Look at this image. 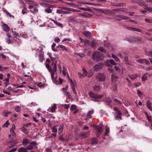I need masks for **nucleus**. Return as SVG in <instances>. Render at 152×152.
Segmentation results:
<instances>
[{"label":"nucleus","instance_id":"obj_22","mask_svg":"<svg viewBox=\"0 0 152 152\" xmlns=\"http://www.w3.org/2000/svg\"><path fill=\"white\" fill-rule=\"evenodd\" d=\"M64 127V125L63 124H61L60 125L59 129H58V133L59 134H61L63 131Z\"/></svg>","mask_w":152,"mask_h":152},{"label":"nucleus","instance_id":"obj_26","mask_svg":"<svg viewBox=\"0 0 152 152\" xmlns=\"http://www.w3.org/2000/svg\"><path fill=\"white\" fill-rule=\"evenodd\" d=\"M98 143V141L96 138L93 139L91 140V143L92 145L96 144Z\"/></svg>","mask_w":152,"mask_h":152},{"label":"nucleus","instance_id":"obj_50","mask_svg":"<svg viewBox=\"0 0 152 152\" xmlns=\"http://www.w3.org/2000/svg\"><path fill=\"white\" fill-rule=\"evenodd\" d=\"M76 108V106L75 105H72L70 108L71 110H73Z\"/></svg>","mask_w":152,"mask_h":152},{"label":"nucleus","instance_id":"obj_60","mask_svg":"<svg viewBox=\"0 0 152 152\" xmlns=\"http://www.w3.org/2000/svg\"><path fill=\"white\" fill-rule=\"evenodd\" d=\"M59 140L61 141H63L65 140V139L63 137V135H60L59 138Z\"/></svg>","mask_w":152,"mask_h":152},{"label":"nucleus","instance_id":"obj_6","mask_svg":"<svg viewBox=\"0 0 152 152\" xmlns=\"http://www.w3.org/2000/svg\"><path fill=\"white\" fill-rule=\"evenodd\" d=\"M19 3L21 4L22 6L23 9L22 11V13L24 15L27 13L28 10L26 7V4L22 0H20Z\"/></svg>","mask_w":152,"mask_h":152},{"label":"nucleus","instance_id":"obj_28","mask_svg":"<svg viewBox=\"0 0 152 152\" xmlns=\"http://www.w3.org/2000/svg\"><path fill=\"white\" fill-rule=\"evenodd\" d=\"M94 112V110H91L89 111L87 114V116L89 118H91L92 117L91 114H93Z\"/></svg>","mask_w":152,"mask_h":152},{"label":"nucleus","instance_id":"obj_31","mask_svg":"<svg viewBox=\"0 0 152 152\" xmlns=\"http://www.w3.org/2000/svg\"><path fill=\"white\" fill-rule=\"evenodd\" d=\"M45 11L48 13H50L52 12V10L50 7H49L45 9Z\"/></svg>","mask_w":152,"mask_h":152},{"label":"nucleus","instance_id":"obj_1","mask_svg":"<svg viewBox=\"0 0 152 152\" xmlns=\"http://www.w3.org/2000/svg\"><path fill=\"white\" fill-rule=\"evenodd\" d=\"M15 129V126L13 124L12 129L10 130V132L12 133L10 134V148L15 146L17 143L15 137V133L14 132V130Z\"/></svg>","mask_w":152,"mask_h":152},{"label":"nucleus","instance_id":"obj_51","mask_svg":"<svg viewBox=\"0 0 152 152\" xmlns=\"http://www.w3.org/2000/svg\"><path fill=\"white\" fill-rule=\"evenodd\" d=\"M124 60V61L126 62V64L129 65V64L128 63V57L127 56H125V57Z\"/></svg>","mask_w":152,"mask_h":152},{"label":"nucleus","instance_id":"obj_18","mask_svg":"<svg viewBox=\"0 0 152 152\" xmlns=\"http://www.w3.org/2000/svg\"><path fill=\"white\" fill-rule=\"evenodd\" d=\"M97 41L96 40H93L90 43L91 47L93 48L97 45Z\"/></svg>","mask_w":152,"mask_h":152},{"label":"nucleus","instance_id":"obj_52","mask_svg":"<svg viewBox=\"0 0 152 152\" xmlns=\"http://www.w3.org/2000/svg\"><path fill=\"white\" fill-rule=\"evenodd\" d=\"M15 110L17 112H19L20 111V107L18 106L15 107Z\"/></svg>","mask_w":152,"mask_h":152},{"label":"nucleus","instance_id":"obj_44","mask_svg":"<svg viewBox=\"0 0 152 152\" xmlns=\"http://www.w3.org/2000/svg\"><path fill=\"white\" fill-rule=\"evenodd\" d=\"M114 101L116 103H117V104H121L122 103V102L119 100L117 99H114Z\"/></svg>","mask_w":152,"mask_h":152},{"label":"nucleus","instance_id":"obj_14","mask_svg":"<svg viewBox=\"0 0 152 152\" xmlns=\"http://www.w3.org/2000/svg\"><path fill=\"white\" fill-rule=\"evenodd\" d=\"M101 87L98 85H95L93 87V90L96 92H99L100 91Z\"/></svg>","mask_w":152,"mask_h":152},{"label":"nucleus","instance_id":"obj_8","mask_svg":"<svg viewBox=\"0 0 152 152\" xmlns=\"http://www.w3.org/2000/svg\"><path fill=\"white\" fill-rule=\"evenodd\" d=\"M99 81H104L105 79V76L103 73H99L96 76Z\"/></svg>","mask_w":152,"mask_h":152},{"label":"nucleus","instance_id":"obj_62","mask_svg":"<svg viewBox=\"0 0 152 152\" xmlns=\"http://www.w3.org/2000/svg\"><path fill=\"white\" fill-rule=\"evenodd\" d=\"M63 79L61 78L60 77H59L58 78V80H59V83H58V84H62L63 82Z\"/></svg>","mask_w":152,"mask_h":152},{"label":"nucleus","instance_id":"obj_54","mask_svg":"<svg viewBox=\"0 0 152 152\" xmlns=\"http://www.w3.org/2000/svg\"><path fill=\"white\" fill-rule=\"evenodd\" d=\"M106 134L105 135V136L107 133H109L110 132L109 128V127H108L107 126L106 127Z\"/></svg>","mask_w":152,"mask_h":152},{"label":"nucleus","instance_id":"obj_17","mask_svg":"<svg viewBox=\"0 0 152 152\" xmlns=\"http://www.w3.org/2000/svg\"><path fill=\"white\" fill-rule=\"evenodd\" d=\"M56 108V105L55 104H54L53 105L50 109V111L51 113H54Z\"/></svg>","mask_w":152,"mask_h":152},{"label":"nucleus","instance_id":"obj_4","mask_svg":"<svg viewBox=\"0 0 152 152\" xmlns=\"http://www.w3.org/2000/svg\"><path fill=\"white\" fill-rule=\"evenodd\" d=\"M88 94L91 98L95 99H101L104 96L103 94H95L92 91H90Z\"/></svg>","mask_w":152,"mask_h":152},{"label":"nucleus","instance_id":"obj_35","mask_svg":"<svg viewBox=\"0 0 152 152\" xmlns=\"http://www.w3.org/2000/svg\"><path fill=\"white\" fill-rule=\"evenodd\" d=\"M39 61L40 62H42L43 61L44 59V56L42 54L39 55Z\"/></svg>","mask_w":152,"mask_h":152},{"label":"nucleus","instance_id":"obj_41","mask_svg":"<svg viewBox=\"0 0 152 152\" xmlns=\"http://www.w3.org/2000/svg\"><path fill=\"white\" fill-rule=\"evenodd\" d=\"M133 85L134 87H137L140 86L141 85V83L140 82H137L134 83Z\"/></svg>","mask_w":152,"mask_h":152},{"label":"nucleus","instance_id":"obj_2","mask_svg":"<svg viewBox=\"0 0 152 152\" xmlns=\"http://www.w3.org/2000/svg\"><path fill=\"white\" fill-rule=\"evenodd\" d=\"M92 59L96 61L102 60V54L98 51L95 52L93 53L92 56Z\"/></svg>","mask_w":152,"mask_h":152},{"label":"nucleus","instance_id":"obj_40","mask_svg":"<svg viewBox=\"0 0 152 152\" xmlns=\"http://www.w3.org/2000/svg\"><path fill=\"white\" fill-rule=\"evenodd\" d=\"M58 125H57L56 126H54L52 129V132L54 133H57V129L56 128V127H57Z\"/></svg>","mask_w":152,"mask_h":152},{"label":"nucleus","instance_id":"obj_42","mask_svg":"<svg viewBox=\"0 0 152 152\" xmlns=\"http://www.w3.org/2000/svg\"><path fill=\"white\" fill-rule=\"evenodd\" d=\"M137 95L140 97H141L142 95V93L139 90H137Z\"/></svg>","mask_w":152,"mask_h":152},{"label":"nucleus","instance_id":"obj_12","mask_svg":"<svg viewBox=\"0 0 152 152\" xmlns=\"http://www.w3.org/2000/svg\"><path fill=\"white\" fill-rule=\"evenodd\" d=\"M37 145V143L35 141H33L30 143L29 145L26 148L28 150H31L33 148V146Z\"/></svg>","mask_w":152,"mask_h":152},{"label":"nucleus","instance_id":"obj_3","mask_svg":"<svg viewBox=\"0 0 152 152\" xmlns=\"http://www.w3.org/2000/svg\"><path fill=\"white\" fill-rule=\"evenodd\" d=\"M26 2L28 5V9H33L34 7L38 6L37 3L33 1L26 0Z\"/></svg>","mask_w":152,"mask_h":152},{"label":"nucleus","instance_id":"obj_55","mask_svg":"<svg viewBox=\"0 0 152 152\" xmlns=\"http://www.w3.org/2000/svg\"><path fill=\"white\" fill-rule=\"evenodd\" d=\"M112 102L111 100L109 98H107L106 102H107V104L109 105Z\"/></svg>","mask_w":152,"mask_h":152},{"label":"nucleus","instance_id":"obj_38","mask_svg":"<svg viewBox=\"0 0 152 152\" xmlns=\"http://www.w3.org/2000/svg\"><path fill=\"white\" fill-rule=\"evenodd\" d=\"M46 66L50 72L52 71V68H51V66H50L49 64H46Z\"/></svg>","mask_w":152,"mask_h":152},{"label":"nucleus","instance_id":"obj_59","mask_svg":"<svg viewBox=\"0 0 152 152\" xmlns=\"http://www.w3.org/2000/svg\"><path fill=\"white\" fill-rule=\"evenodd\" d=\"M63 9L66 10L68 11H71L72 8H67L66 7H62L61 8Z\"/></svg>","mask_w":152,"mask_h":152},{"label":"nucleus","instance_id":"obj_58","mask_svg":"<svg viewBox=\"0 0 152 152\" xmlns=\"http://www.w3.org/2000/svg\"><path fill=\"white\" fill-rule=\"evenodd\" d=\"M34 12L36 13H37L38 12V10L37 8V7H34Z\"/></svg>","mask_w":152,"mask_h":152},{"label":"nucleus","instance_id":"obj_23","mask_svg":"<svg viewBox=\"0 0 152 152\" xmlns=\"http://www.w3.org/2000/svg\"><path fill=\"white\" fill-rule=\"evenodd\" d=\"M52 21L54 23H55L58 26L61 27H63V25L61 23L53 20H52Z\"/></svg>","mask_w":152,"mask_h":152},{"label":"nucleus","instance_id":"obj_11","mask_svg":"<svg viewBox=\"0 0 152 152\" xmlns=\"http://www.w3.org/2000/svg\"><path fill=\"white\" fill-rule=\"evenodd\" d=\"M116 20L118 21H121L123 20H127L129 18L128 17L122 15L116 16Z\"/></svg>","mask_w":152,"mask_h":152},{"label":"nucleus","instance_id":"obj_33","mask_svg":"<svg viewBox=\"0 0 152 152\" xmlns=\"http://www.w3.org/2000/svg\"><path fill=\"white\" fill-rule=\"evenodd\" d=\"M98 50L100 51L106 53L107 52L106 50L103 47H100L98 48Z\"/></svg>","mask_w":152,"mask_h":152},{"label":"nucleus","instance_id":"obj_21","mask_svg":"<svg viewBox=\"0 0 152 152\" xmlns=\"http://www.w3.org/2000/svg\"><path fill=\"white\" fill-rule=\"evenodd\" d=\"M113 110L115 111H116L115 114L116 115H121V113L120 111L117 108V107H114L113 108Z\"/></svg>","mask_w":152,"mask_h":152},{"label":"nucleus","instance_id":"obj_39","mask_svg":"<svg viewBox=\"0 0 152 152\" xmlns=\"http://www.w3.org/2000/svg\"><path fill=\"white\" fill-rule=\"evenodd\" d=\"M112 57L115 60V61L116 62H118L119 61V59L114 54H112Z\"/></svg>","mask_w":152,"mask_h":152},{"label":"nucleus","instance_id":"obj_10","mask_svg":"<svg viewBox=\"0 0 152 152\" xmlns=\"http://www.w3.org/2000/svg\"><path fill=\"white\" fill-rule=\"evenodd\" d=\"M103 65L101 63H98L97 64H95L93 67V70L94 71H98L102 69Z\"/></svg>","mask_w":152,"mask_h":152},{"label":"nucleus","instance_id":"obj_43","mask_svg":"<svg viewBox=\"0 0 152 152\" xmlns=\"http://www.w3.org/2000/svg\"><path fill=\"white\" fill-rule=\"evenodd\" d=\"M109 63H110L112 65H115L117 64L113 60H110L109 61Z\"/></svg>","mask_w":152,"mask_h":152},{"label":"nucleus","instance_id":"obj_34","mask_svg":"<svg viewBox=\"0 0 152 152\" xmlns=\"http://www.w3.org/2000/svg\"><path fill=\"white\" fill-rule=\"evenodd\" d=\"M147 74L145 73L142 76V81H144L146 80L147 78V77L146 76Z\"/></svg>","mask_w":152,"mask_h":152},{"label":"nucleus","instance_id":"obj_48","mask_svg":"<svg viewBox=\"0 0 152 152\" xmlns=\"http://www.w3.org/2000/svg\"><path fill=\"white\" fill-rule=\"evenodd\" d=\"M48 55L51 58L52 61L54 60L55 58L51 56V54L50 53H48Z\"/></svg>","mask_w":152,"mask_h":152},{"label":"nucleus","instance_id":"obj_30","mask_svg":"<svg viewBox=\"0 0 152 152\" xmlns=\"http://www.w3.org/2000/svg\"><path fill=\"white\" fill-rule=\"evenodd\" d=\"M52 65H53V67L52 70V72H56L57 70V65H56V63H55L53 62L52 64Z\"/></svg>","mask_w":152,"mask_h":152},{"label":"nucleus","instance_id":"obj_49","mask_svg":"<svg viewBox=\"0 0 152 152\" xmlns=\"http://www.w3.org/2000/svg\"><path fill=\"white\" fill-rule=\"evenodd\" d=\"M54 41L58 43L60 41V40L58 37H56L54 39Z\"/></svg>","mask_w":152,"mask_h":152},{"label":"nucleus","instance_id":"obj_47","mask_svg":"<svg viewBox=\"0 0 152 152\" xmlns=\"http://www.w3.org/2000/svg\"><path fill=\"white\" fill-rule=\"evenodd\" d=\"M65 95L67 96L68 98H70L71 97V96L69 92H65Z\"/></svg>","mask_w":152,"mask_h":152},{"label":"nucleus","instance_id":"obj_61","mask_svg":"<svg viewBox=\"0 0 152 152\" xmlns=\"http://www.w3.org/2000/svg\"><path fill=\"white\" fill-rule=\"evenodd\" d=\"M134 27H127V29L130 31H134Z\"/></svg>","mask_w":152,"mask_h":152},{"label":"nucleus","instance_id":"obj_5","mask_svg":"<svg viewBox=\"0 0 152 152\" xmlns=\"http://www.w3.org/2000/svg\"><path fill=\"white\" fill-rule=\"evenodd\" d=\"M95 130L96 131V134L97 136L100 135L103 131V128L102 125L99 124L98 126H95Z\"/></svg>","mask_w":152,"mask_h":152},{"label":"nucleus","instance_id":"obj_9","mask_svg":"<svg viewBox=\"0 0 152 152\" xmlns=\"http://www.w3.org/2000/svg\"><path fill=\"white\" fill-rule=\"evenodd\" d=\"M136 61L140 64H145L148 65H150V63L149 61L145 59H138L136 60Z\"/></svg>","mask_w":152,"mask_h":152},{"label":"nucleus","instance_id":"obj_24","mask_svg":"<svg viewBox=\"0 0 152 152\" xmlns=\"http://www.w3.org/2000/svg\"><path fill=\"white\" fill-rule=\"evenodd\" d=\"M75 21L78 23H84L86 22L84 20L81 19H77Z\"/></svg>","mask_w":152,"mask_h":152},{"label":"nucleus","instance_id":"obj_36","mask_svg":"<svg viewBox=\"0 0 152 152\" xmlns=\"http://www.w3.org/2000/svg\"><path fill=\"white\" fill-rule=\"evenodd\" d=\"M137 76V75H129V77L130 78V79L132 80H134L136 79Z\"/></svg>","mask_w":152,"mask_h":152},{"label":"nucleus","instance_id":"obj_64","mask_svg":"<svg viewBox=\"0 0 152 152\" xmlns=\"http://www.w3.org/2000/svg\"><path fill=\"white\" fill-rule=\"evenodd\" d=\"M17 148H15L12 149H10V152H14L15 151L17 150Z\"/></svg>","mask_w":152,"mask_h":152},{"label":"nucleus","instance_id":"obj_20","mask_svg":"<svg viewBox=\"0 0 152 152\" xmlns=\"http://www.w3.org/2000/svg\"><path fill=\"white\" fill-rule=\"evenodd\" d=\"M27 149L26 148L21 147L18 150V152H28Z\"/></svg>","mask_w":152,"mask_h":152},{"label":"nucleus","instance_id":"obj_53","mask_svg":"<svg viewBox=\"0 0 152 152\" xmlns=\"http://www.w3.org/2000/svg\"><path fill=\"white\" fill-rule=\"evenodd\" d=\"M134 31H137V32H142V31L139 28H134Z\"/></svg>","mask_w":152,"mask_h":152},{"label":"nucleus","instance_id":"obj_13","mask_svg":"<svg viewBox=\"0 0 152 152\" xmlns=\"http://www.w3.org/2000/svg\"><path fill=\"white\" fill-rule=\"evenodd\" d=\"M89 134V132H82L80 133V137L81 138L83 139L88 137Z\"/></svg>","mask_w":152,"mask_h":152},{"label":"nucleus","instance_id":"obj_32","mask_svg":"<svg viewBox=\"0 0 152 152\" xmlns=\"http://www.w3.org/2000/svg\"><path fill=\"white\" fill-rule=\"evenodd\" d=\"M58 48H61L63 50V51H67V49L64 46L62 45H59L58 46Z\"/></svg>","mask_w":152,"mask_h":152},{"label":"nucleus","instance_id":"obj_46","mask_svg":"<svg viewBox=\"0 0 152 152\" xmlns=\"http://www.w3.org/2000/svg\"><path fill=\"white\" fill-rule=\"evenodd\" d=\"M83 75L84 77H85L87 75V72L85 69H83Z\"/></svg>","mask_w":152,"mask_h":152},{"label":"nucleus","instance_id":"obj_15","mask_svg":"<svg viewBox=\"0 0 152 152\" xmlns=\"http://www.w3.org/2000/svg\"><path fill=\"white\" fill-rule=\"evenodd\" d=\"M3 30L7 32L10 30V27L6 24L3 23L2 25Z\"/></svg>","mask_w":152,"mask_h":152},{"label":"nucleus","instance_id":"obj_29","mask_svg":"<svg viewBox=\"0 0 152 152\" xmlns=\"http://www.w3.org/2000/svg\"><path fill=\"white\" fill-rule=\"evenodd\" d=\"M29 143V140L28 139H26L23 140L22 144L24 145H25Z\"/></svg>","mask_w":152,"mask_h":152},{"label":"nucleus","instance_id":"obj_25","mask_svg":"<svg viewBox=\"0 0 152 152\" xmlns=\"http://www.w3.org/2000/svg\"><path fill=\"white\" fill-rule=\"evenodd\" d=\"M140 6H143L145 5V2L142 0H139L137 3Z\"/></svg>","mask_w":152,"mask_h":152},{"label":"nucleus","instance_id":"obj_7","mask_svg":"<svg viewBox=\"0 0 152 152\" xmlns=\"http://www.w3.org/2000/svg\"><path fill=\"white\" fill-rule=\"evenodd\" d=\"M126 40L129 42H132L134 41H141L142 40V38L139 37H131L129 38H126Z\"/></svg>","mask_w":152,"mask_h":152},{"label":"nucleus","instance_id":"obj_37","mask_svg":"<svg viewBox=\"0 0 152 152\" xmlns=\"http://www.w3.org/2000/svg\"><path fill=\"white\" fill-rule=\"evenodd\" d=\"M10 124V123H9V120H7L5 123L2 126L3 127H7Z\"/></svg>","mask_w":152,"mask_h":152},{"label":"nucleus","instance_id":"obj_63","mask_svg":"<svg viewBox=\"0 0 152 152\" xmlns=\"http://www.w3.org/2000/svg\"><path fill=\"white\" fill-rule=\"evenodd\" d=\"M22 131L25 133V134H27L28 133V131H27V129L25 128H23L22 129Z\"/></svg>","mask_w":152,"mask_h":152},{"label":"nucleus","instance_id":"obj_57","mask_svg":"<svg viewBox=\"0 0 152 152\" xmlns=\"http://www.w3.org/2000/svg\"><path fill=\"white\" fill-rule=\"evenodd\" d=\"M9 114H10V112H7L5 111L4 112L3 115L4 116L7 117L8 116Z\"/></svg>","mask_w":152,"mask_h":152},{"label":"nucleus","instance_id":"obj_16","mask_svg":"<svg viewBox=\"0 0 152 152\" xmlns=\"http://www.w3.org/2000/svg\"><path fill=\"white\" fill-rule=\"evenodd\" d=\"M152 103L149 100H147L146 102V106L148 108L152 111Z\"/></svg>","mask_w":152,"mask_h":152},{"label":"nucleus","instance_id":"obj_19","mask_svg":"<svg viewBox=\"0 0 152 152\" xmlns=\"http://www.w3.org/2000/svg\"><path fill=\"white\" fill-rule=\"evenodd\" d=\"M7 77H8V78L5 79L4 80V81H5L6 82H4V84L5 85V87H7V86H8L9 84V83H7L9 81V78L10 77V74L8 73L7 74Z\"/></svg>","mask_w":152,"mask_h":152},{"label":"nucleus","instance_id":"obj_45","mask_svg":"<svg viewBox=\"0 0 152 152\" xmlns=\"http://www.w3.org/2000/svg\"><path fill=\"white\" fill-rule=\"evenodd\" d=\"M56 45V44L55 43H53L52 45V49L55 52H56L57 51L56 49H55L54 48V47H55Z\"/></svg>","mask_w":152,"mask_h":152},{"label":"nucleus","instance_id":"obj_27","mask_svg":"<svg viewBox=\"0 0 152 152\" xmlns=\"http://www.w3.org/2000/svg\"><path fill=\"white\" fill-rule=\"evenodd\" d=\"M83 35L86 37H90L91 36V34L90 32L88 31H84L83 33Z\"/></svg>","mask_w":152,"mask_h":152},{"label":"nucleus","instance_id":"obj_56","mask_svg":"<svg viewBox=\"0 0 152 152\" xmlns=\"http://www.w3.org/2000/svg\"><path fill=\"white\" fill-rule=\"evenodd\" d=\"M145 21L148 23H152V20H150L147 18H145Z\"/></svg>","mask_w":152,"mask_h":152}]
</instances>
